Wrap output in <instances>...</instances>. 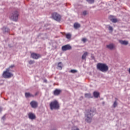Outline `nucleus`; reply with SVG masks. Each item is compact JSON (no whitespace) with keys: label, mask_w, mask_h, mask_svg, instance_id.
Returning a JSON list of instances; mask_svg holds the SVG:
<instances>
[{"label":"nucleus","mask_w":130,"mask_h":130,"mask_svg":"<svg viewBox=\"0 0 130 130\" xmlns=\"http://www.w3.org/2000/svg\"><path fill=\"white\" fill-rule=\"evenodd\" d=\"M25 96L26 98H29L30 97H34V95H33V94L30 93V92H25Z\"/></svg>","instance_id":"nucleus-16"},{"label":"nucleus","mask_w":130,"mask_h":130,"mask_svg":"<svg viewBox=\"0 0 130 130\" xmlns=\"http://www.w3.org/2000/svg\"><path fill=\"white\" fill-rule=\"evenodd\" d=\"M93 116H94V111L92 110H88L85 113V120L86 122L90 123L92 122V119H93Z\"/></svg>","instance_id":"nucleus-1"},{"label":"nucleus","mask_w":130,"mask_h":130,"mask_svg":"<svg viewBox=\"0 0 130 130\" xmlns=\"http://www.w3.org/2000/svg\"><path fill=\"white\" fill-rule=\"evenodd\" d=\"M62 51H67V50H71L72 46L69 44L63 46L61 47Z\"/></svg>","instance_id":"nucleus-8"},{"label":"nucleus","mask_w":130,"mask_h":130,"mask_svg":"<svg viewBox=\"0 0 130 130\" xmlns=\"http://www.w3.org/2000/svg\"><path fill=\"white\" fill-rule=\"evenodd\" d=\"M18 17L19 13L17 12V11H14L12 13L10 18L11 20H13V21H17L18 20Z\"/></svg>","instance_id":"nucleus-6"},{"label":"nucleus","mask_w":130,"mask_h":130,"mask_svg":"<svg viewBox=\"0 0 130 130\" xmlns=\"http://www.w3.org/2000/svg\"><path fill=\"white\" fill-rule=\"evenodd\" d=\"M71 37L72 35H71V34H68L66 35V38H67V39H71Z\"/></svg>","instance_id":"nucleus-23"},{"label":"nucleus","mask_w":130,"mask_h":130,"mask_svg":"<svg viewBox=\"0 0 130 130\" xmlns=\"http://www.w3.org/2000/svg\"><path fill=\"white\" fill-rule=\"evenodd\" d=\"M112 18H113V16H110L109 17V19L111 21V22H112V23H117V19Z\"/></svg>","instance_id":"nucleus-15"},{"label":"nucleus","mask_w":130,"mask_h":130,"mask_svg":"<svg viewBox=\"0 0 130 130\" xmlns=\"http://www.w3.org/2000/svg\"><path fill=\"white\" fill-rule=\"evenodd\" d=\"M106 48H108V49H109L110 50H113L115 49L116 46H115V44L113 43H111L108 45H107Z\"/></svg>","instance_id":"nucleus-7"},{"label":"nucleus","mask_w":130,"mask_h":130,"mask_svg":"<svg viewBox=\"0 0 130 130\" xmlns=\"http://www.w3.org/2000/svg\"><path fill=\"white\" fill-rule=\"evenodd\" d=\"M50 108L51 110H53V109H59V104H58L57 101L51 102L50 104Z\"/></svg>","instance_id":"nucleus-3"},{"label":"nucleus","mask_w":130,"mask_h":130,"mask_svg":"<svg viewBox=\"0 0 130 130\" xmlns=\"http://www.w3.org/2000/svg\"><path fill=\"white\" fill-rule=\"evenodd\" d=\"M88 4H94V0H86Z\"/></svg>","instance_id":"nucleus-25"},{"label":"nucleus","mask_w":130,"mask_h":130,"mask_svg":"<svg viewBox=\"0 0 130 130\" xmlns=\"http://www.w3.org/2000/svg\"><path fill=\"white\" fill-rule=\"evenodd\" d=\"M88 54H89V53H88L87 52H85L82 56V59H83V60H86V58H87Z\"/></svg>","instance_id":"nucleus-14"},{"label":"nucleus","mask_w":130,"mask_h":130,"mask_svg":"<svg viewBox=\"0 0 130 130\" xmlns=\"http://www.w3.org/2000/svg\"><path fill=\"white\" fill-rule=\"evenodd\" d=\"M72 130H80V129H79V128H78L77 127H73Z\"/></svg>","instance_id":"nucleus-28"},{"label":"nucleus","mask_w":130,"mask_h":130,"mask_svg":"<svg viewBox=\"0 0 130 130\" xmlns=\"http://www.w3.org/2000/svg\"><path fill=\"white\" fill-rule=\"evenodd\" d=\"M119 42L120 44H122V45H127V44H128V41H127L119 40Z\"/></svg>","instance_id":"nucleus-13"},{"label":"nucleus","mask_w":130,"mask_h":130,"mask_svg":"<svg viewBox=\"0 0 130 130\" xmlns=\"http://www.w3.org/2000/svg\"><path fill=\"white\" fill-rule=\"evenodd\" d=\"M74 27L75 29H78L81 27V24L78 23H75L74 24Z\"/></svg>","instance_id":"nucleus-19"},{"label":"nucleus","mask_w":130,"mask_h":130,"mask_svg":"<svg viewBox=\"0 0 130 130\" xmlns=\"http://www.w3.org/2000/svg\"><path fill=\"white\" fill-rule=\"evenodd\" d=\"M82 41H83V42H84V43H85V42H86L87 41V39L83 38L82 40Z\"/></svg>","instance_id":"nucleus-31"},{"label":"nucleus","mask_w":130,"mask_h":130,"mask_svg":"<svg viewBox=\"0 0 130 130\" xmlns=\"http://www.w3.org/2000/svg\"><path fill=\"white\" fill-rule=\"evenodd\" d=\"M70 73H72V74H76V73H78V71L76 70H71L70 71Z\"/></svg>","instance_id":"nucleus-24"},{"label":"nucleus","mask_w":130,"mask_h":130,"mask_svg":"<svg viewBox=\"0 0 130 130\" xmlns=\"http://www.w3.org/2000/svg\"><path fill=\"white\" fill-rule=\"evenodd\" d=\"M31 57L34 59H38V58H40L41 57V55L35 53H32L31 54Z\"/></svg>","instance_id":"nucleus-9"},{"label":"nucleus","mask_w":130,"mask_h":130,"mask_svg":"<svg viewBox=\"0 0 130 130\" xmlns=\"http://www.w3.org/2000/svg\"><path fill=\"white\" fill-rule=\"evenodd\" d=\"M96 69L103 73H106V72H108V70H109L108 66H107L106 63H98L96 64Z\"/></svg>","instance_id":"nucleus-2"},{"label":"nucleus","mask_w":130,"mask_h":130,"mask_svg":"<svg viewBox=\"0 0 130 130\" xmlns=\"http://www.w3.org/2000/svg\"><path fill=\"white\" fill-rule=\"evenodd\" d=\"M32 108H37L38 107V103L35 101H32L30 103Z\"/></svg>","instance_id":"nucleus-10"},{"label":"nucleus","mask_w":130,"mask_h":130,"mask_svg":"<svg viewBox=\"0 0 130 130\" xmlns=\"http://www.w3.org/2000/svg\"><path fill=\"white\" fill-rule=\"evenodd\" d=\"M15 67V65H11L10 67H9V68H7V70H9L10 72H14V71L12 70V69H14V67Z\"/></svg>","instance_id":"nucleus-21"},{"label":"nucleus","mask_w":130,"mask_h":130,"mask_svg":"<svg viewBox=\"0 0 130 130\" xmlns=\"http://www.w3.org/2000/svg\"><path fill=\"white\" fill-rule=\"evenodd\" d=\"M103 104H104V103H103Z\"/></svg>","instance_id":"nucleus-35"},{"label":"nucleus","mask_w":130,"mask_h":130,"mask_svg":"<svg viewBox=\"0 0 130 130\" xmlns=\"http://www.w3.org/2000/svg\"><path fill=\"white\" fill-rule=\"evenodd\" d=\"M13 76H14V75L10 72L9 69H6V71H4L3 74V77L5 79H10V78H11Z\"/></svg>","instance_id":"nucleus-4"},{"label":"nucleus","mask_w":130,"mask_h":130,"mask_svg":"<svg viewBox=\"0 0 130 130\" xmlns=\"http://www.w3.org/2000/svg\"><path fill=\"white\" fill-rule=\"evenodd\" d=\"M44 83H47V80L46 79H45L44 80Z\"/></svg>","instance_id":"nucleus-34"},{"label":"nucleus","mask_w":130,"mask_h":130,"mask_svg":"<svg viewBox=\"0 0 130 130\" xmlns=\"http://www.w3.org/2000/svg\"><path fill=\"white\" fill-rule=\"evenodd\" d=\"M93 94L94 98H98L100 96V93L97 91H94Z\"/></svg>","instance_id":"nucleus-17"},{"label":"nucleus","mask_w":130,"mask_h":130,"mask_svg":"<svg viewBox=\"0 0 130 130\" xmlns=\"http://www.w3.org/2000/svg\"><path fill=\"white\" fill-rule=\"evenodd\" d=\"M85 98H92L93 96H92L91 93H85Z\"/></svg>","instance_id":"nucleus-20"},{"label":"nucleus","mask_w":130,"mask_h":130,"mask_svg":"<svg viewBox=\"0 0 130 130\" xmlns=\"http://www.w3.org/2000/svg\"><path fill=\"white\" fill-rule=\"evenodd\" d=\"M113 106L114 108L117 106V102L116 101H115L113 103Z\"/></svg>","instance_id":"nucleus-26"},{"label":"nucleus","mask_w":130,"mask_h":130,"mask_svg":"<svg viewBox=\"0 0 130 130\" xmlns=\"http://www.w3.org/2000/svg\"><path fill=\"white\" fill-rule=\"evenodd\" d=\"M109 30H110V31H113V28H112V26H109Z\"/></svg>","instance_id":"nucleus-30"},{"label":"nucleus","mask_w":130,"mask_h":130,"mask_svg":"<svg viewBox=\"0 0 130 130\" xmlns=\"http://www.w3.org/2000/svg\"><path fill=\"white\" fill-rule=\"evenodd\" d=\"M58 68H59L60 70L62 69V63H61V62H59L58 63Z\"/></svg>","instance_id":"nucleus-22"},{"label":"nucleus","mask_w":130,"mask_h":130,"mask_svg":"<svg viewBox=\"0 0 130 130\" xmlns=\"http://www.w3.org/2000/svg\"><path fill=\"white\" fill-rule=\"evenodd\" d=\"M2 31L4 32V33H6L7 32H9L10 31V29L8 27H3L2 28Z\"/></svg>","instance_id":"nucleus-18"},{"label":"nucleus","mask_w":130,"mask_h":130,"mask_svg":"<svg viewBox=\"0 0 130 130\" xmlns=\"http://www.w3.org/2000/svg\"><path fill=\"white\" fill-rule=\"evenodd\" d=\"M3 111V108L0 107V112H2Z\"/></svg>","instance_id":"nucleus-33"},{"label":"nucleus","mask_w":130,"mask_h":130,"mask_svg":"<svg viewBox=\"0 0 130 130\" xmlns=\"http://www.w3.org/2000/svg\"><path fill=\"white\" fill-rule=\"evenodd\" d=\"M60 93H61V90H60V89H56L53 91V94L55 96H58V95H59V94H60Z\"/></svg>","instance_id":"nucleus-12"},{"label":"nucleus","mask_w":130,"mask_h":130,"mask_svg":"<svg viewBox=\"0 0 130 130\" xmlns=\"http://www.w3.org/2000/svg\"><path fill=\"white\" fill-rule=\"evenodd\" d=\"M52 18L53 20H55V21L60 22L61 19V16L56 12H54L52 14Z\"/></svg>","instance_id":"nucleus-5"},{"label":"nucleus","mask_w":130,"mask_h":130,"mask_svg":"<svg viewBox=\"0 0 130 130\" xmlns=\"http://www.w3.org/2000/svg\"><path fill=\"white\" fill-rule=\"evenodd\" d=\"M28 116L29 119L33 120L34 119H36V115H35L34 113L29 112L28 113Z\"/></svg>","instance_id":"nucleus-11"},{"label":"nucleus","mask_w":130,"mask_h":130,"mask_svg":"<svg viewBox=\"0 0 130 130\" xmlns=\"http://www.w3.org/2000/svg\"><path fill=\"white\" fill-rule=\"evenodd\" d=\"M82 14L83 15V16H86V15H87V11H84L82 12Z\"/></svg>","instance_id":"nucleus-29"},{"label":"nucleus","mask_w":130,"mask_h":130,"mask_svg":"<svg viewBox=\"0 0 130 130\" xmlns=\"http://www.w3.org/2000/svg\"><path fill=\"white\" fill-rule=\"evenodd\" d=\"M34 62H35V61L34 60H29L28 62V63L29 64H33V63H34Z\"/></svg>","instance_id":"nucleus-27"},{"label":"nucleus","mask_w":130,"mask_h":130,"mask_svg":"<svg viewBox=\"0 0 130 130\" xmlns=\"http://www.w3.org/2000/svg\"><path fill=\"white\" fill-rule=\"evenodd\" d=\"M2 119L3 120H5V119H6V116L5 115H4L3 117H2Z\"/></svg>","instance_id":"nucleus-32"}]
</instances>
